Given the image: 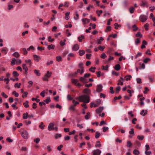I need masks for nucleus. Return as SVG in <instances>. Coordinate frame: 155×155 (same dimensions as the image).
Segmentation results:
<instances>
[{"label":"nucleus","instance_id":"4d7b16f0","mask_svg":"<svg viewBox=\"0 0 155 155\" xmlns=\"http://www.w3.org/2000/svg\"><path fill=\"white\" fill-rule=\"evenodd\" d=\"M45 91H43L40 93L41 96L42 97H45Z\"/></svg>","mask_w":155,"mask_h":155},{"label":"nucleus","instance_id":"aec40b11","mask_svg":"<svg viewBox=\"0 0 155 155\" xmlns=\"http://www.w3.org/2000/svg\"><path fill=\"white\" fill-rule=\"evenodd\" d=\"M16 59L15 58H12V61H11V64L12 66H13L16 64Z\"/></svg>","mask_w":155,"mask_h":155},{"label":"nucleus","instance_id":"4be33fe9","mask_svg":"<svg viewBox=\"0 0 155 155\" xmlns=\"http://www.w3.org/2000/svg\"><path fill=\"white\" fill-rule=\"evenodd\" d=\"M142 43H143V45L141 46V48L142 49H143V48H145L146 46H145V45H147V42L145 40H143Z\"/></svg>","mask_w":155,"mask_h":155},{"label":"nucleus","instance_id":"f257e3e1","mask_svg":"<svg viewBox=\"0 0 155 155\" xmlns=\"http://www.w3.org/2000/svg\"><path fill=\"white\" fill-rule=\"evenodd\" d=\"M81 97L80 99V102H83L84 103H88L90 101V97L86 95L81 96Z\"/></svg>","mask_w":155,"mask_h":155},{"label":"nucleus","instance_id":"774afa93","mask_svg":"<svg viewBox=\"0 0 155 155\" xmlns=\"http://www.w3.org/2000/svg\"><path fill=\"white\" fill-rule=\"evenodd\" d=\"M61 137V134H55V137L56 139H57L58 137Z\"/></svg>","mask_w":155,"mask_h":155},{"label":"nucleus","instance_id":"79ce46f5","mask_svg":"<svg viewBox=\"0 0 155 155\" xmlns=\"http://www.w3.org/2000/svg\"><path fill=\"white\" fill-rule=\"evenodd\" d=\"M90 116V113L89 112H87L85 117V119H89Z\"/></svg>","mask_w":155,"mask_h":155},{"label":"nucleus","instance_id":"69168bd1","mask_svg":"<svg viewBox=\"0 0 155 155\" xmlns=\"http://www.w3.org/2000/svg\"><path fill=\"white\" fill-rule=\"evenodd\" d=\"M145 153L146 155H150L151 153V152L150 151H145Z\"/></svg>","mask_w":155,"mask_h":155},{"label":"nucleus","instance_id":"e433bc0d","mask_svg":"<svg viewBox=\"0 0 155 155\" xmlns=\"http://www.w3.org/2000/svg\"><path fill=\"white\" fill-rule=\"evenodd\" d=\"M132 77V76L130 75H128L127 76H126L125 77V78H126V80L127 81H128L129 80H130V78Z\"/></svg>","mask_w":155,"mask_h":155},{"label":"nucleus","instance_id":"4c0bfd02","mask_svg":"<svg viewBox=\"0 0 155 155\" xmlns=\"http://www.w3.org/2000/svg\"><path fill=\"white\" fill-rule=\"evenodd\" d=\"M12 94L14 95L15 97H18L19 96V94L17 93L16 91H14L12 92Z\"/></svg>","mask_w":155,"mask_h":155},{"label":"nucleus","instance_id":"9b49d317","mask_svg":"<svg viewBox=\"0 0 155 155\" xmlns=\"http://www.w3.org/2000/svg\"><path fill=\"white\" fill-rule=\"evenodd\" d=\"M79 49L78 45V44H75L74 45L72 48V50L74 51H77Z\"/></svg>","mask_w":155,"mask_h":155},{"label":"nucleus","instance_id":"39448f33","mask_svg":"<svg viewBox=\"0 0 155 155\" xmlns=\"http://www.w3.org/2000/svg\"><path fill=\"white\" fill-rule=\"evenodd\" d=\"M103 86L101 84H98L96 87V91L97 92H101Z\"/></svg>","mask_w":155,"mask_h":155},{"label":"nucleus","instance_id":"338daca9","mask_svg":"<svg viewBox=\"0 0 155 155\" xmlns=\"http://www.w3.org/2000/svg\"><path fill=\"white\" fill-rule=\"evenodd\" d=\"M144 91H143V93L145 94H147V92L149 91V89L147 87L144 88Z\"/></svg>","mask_w":155,"mask_h":155},{"label":"nucleus","instance_id":"3c124183","mask_svg":"<svg viewBox=\"0 0 155 155\" xmlns=\"http://www.w3.org/2000/svg\"><path fill=\"white\" fill-rule=\"evenodd\" d=\"M140 39L139 38H137L135 42V44L136 45H137L138 44L140 43Z\"/></svg>","mask_w":155,"mask_h":155},{"label":"nucleus","instance_id":"0eeeda50","mask_svg":"<svg viewBox=\"0 0 155 155\" xmlns=\"http://www.w3.org/2000/svg\"><path fill=\"white\" fill-rule=\"evenodd\" d=\"M93 155H100L101 151L99 149L94 150L93 151Z\"/></svg>","mask_w":155,"mask_h":155},{"label":"nucleus","instance_id":"2f4dec72","mask_svg":"<svg viewBox=\"0 0 155 155\" xmlns=\"http://www.w3.org/2000/svg\"><path fill=\"white\" fill-rule=\"evenodd\" d=\"M133 153L135 155H138L140 153V152L138 150L135 149L133 151Z\"/></svg>","mask_w":155,"mask_h":155},{"label":"nucleus","instance_id":"5fc2aeb1","mask_svg":"<svg viewBox=\"0 0 155 155\" xmlns=\"http://www.w3.org/2000/svg\"><path fill=\"white\" fill-rule=\"evenodd\" d=\"M131 130L129 131V133L130 134H132V136L134 135V131L133 128L131 129Z\"/></svg>","mask_w":155,"mask_h":155},{"label":"nucleus","instance_id":"a878e982","mask_svg":"<svg viewBox=\"0 0 155 155\" xmlns=\"http://www.w3.org/2000/svg\"><path fill=\"white\" fill-rule=\"evenodd\" d=\"M75 13H76V17H74V18L75 20H78L79 19V14H78V12L77 11H75Z\"/></svg>","mask_w":155,"mask_h":155},{"label":"nucleus","instance_id":"5701e85b","mask_svg":"<svg viewBox=\"0 0 155 155\" xmlns=\"http://www.w3.org/2000/svg\"><path fill=\"white\" fill-rule=\"evenodd\" d=\"M101 144L100 141H97L96 142V144H95V147H101Z\"/></svg>","mask_w":155,"mask_h":155},{"label":"nucleus","instance_id":"473e14b6","mask_svg":"<svg viewBox=\"0 0 155 155\" xmlns=\"http://www.w3.org/2000/svg\"><path fill=\"white\" fill-rule=\"evenodd\" d=\"M105 48V47L104 46H101V45H100L98 47V49L101 51H103Z\"/></svg>","mask_w":155,"mask_h":155},{"label":"nucleus","instance_id":"ddd939ff","mask_svg":"<svg viewBox=\"0 0 155 155\" xmlns=\"http://www.w3.org/2000/svg\"><path fill=\"white\" fill-rule=\"evenodd\" d=\"M83 92L87 94H89L91 93V90L88 88H86L83 90Z\"/></svg>","mask_w":155,"mask_h":155},{"label":"nucleus","instance_id":"b1692460","mask_svg":"<svg viewBox=\"0 0 155 155\" xmlns=\"http://www.w3.org/2000/svg\"><path fill=\"white\" fill-rule=\"evenodd\" d=\"M25 62L28 64L30 66L32 65V62L31 59L26 60H25Z\"/></svg>","mask_w":155,"mask_h":155},{"label":"nucleus","instance_id":"2eb2a0df","mask_svg":"<svg viewBox=\"0 0 155 155\" xmlns=\"http://www.w3.org/2000/svg\"><path fill=\"white\" fill-rule=\"evenodd\" d=\"M114 69L116 71H119L120 69V66L119 64H117L114 67Z\"/></svg>","mask_w":155,"mask_h":155},{"label":"nucleus","instance_id":"f704fd0d","mask_svg":"<svg viewBox=\"0 0 155 155\" xmlns=\"http://www.w3.org/2000/svg\"><path fill=\"white\" fill-rule=\"evenodd\" d=\"M71 81L75 85L78 82V81L77 79H72L71 80Z\"/></svg>","mask_w":155,"mask_h":155},{"label":"nucleus","instance_id":"6e6d98bb","mask_svg":"<svg viewBox=\"0 0 155 155\" xmlns=\"http://www.w3.org/2000/svg\"><path fill=\"white\" fill-rule=\"evenodd\" d=\"M40 139L39 138H37L36 139L34 140V142H35L36 143H38L40 141Z\"/></svg>","mask_w":155,"mask_h":155},{"label":"nucleus","instance_id":"680f3d73","mask_svg":"<svg viewBox=\"0 0 155 155\" xmlns=\"http://www.w3.org/2000/svg\"><path fill=\"white\" fill-rule=\"evenodd\" d=\"M3 80L4 81H6V84H8L9 83V79L8 78H5Z\"/></svg>","mask_w":155,"mask_h":155},{"label":"nucleus","instance_id":"58836bf2","mask_svg":"<svg viewBox=\"0 0 155 155\" xmlns=\"http://www.w3.org/2000/svg\"><path fill=\"white\" fill-rule=\"evenodd\" d=\"M147 2L146 1L144 2L143 1H141V3L140 4V5L141 6H144L146 4Z\"/></svg>","mask_w":155,"mask_h":155},{"label":"nucleus","instance_id":"bf43d9fd","mask_svg":"<svg viewBox=\"0 0 155 155\" xmlns=\"http://www.w3.org/2000/svg\"><path fill=\"white\" fill-rule=\"evenodd\" d=\"M136 36L137 37H140L141 38L142 37V35L141 34L140 32L139 31L136 35Z\"/></svg>","mask_w":155,"mask_h":155},{"label":"nucleus","instance_id":"7c9ffc66","mask_svg":"<svg viewBox=\"0 0 155 155\" xmlns=\"http://www.w3.org/2000/svg\"><path fill=\"white\" fill-rule=\"evenodd\" d=\"M114 26L115 29H118V28L121 27V25H118L117 23H115L114 24Z\"/></svg>","mask_w":155,"mask_h":155},{"label":"nucleus","instance_id":"cd10ccee","mask_svg":"<svg viewBox=\"0 0 155 155\" xmlns=\"http://www.w3.org/2000/svg\"><path fill=\"white\" fill-rule=\"evenodd\" d=\"M80 80L83 83H85L86 82V79L84 77H80Z\"/></svg>","mask_w":155,"mask_h":155},{"label":"nucleus","instance_id":"13d9d810","mask_svg":"<svg viewBox=\"0 0 155 155\" xmlns=\"http://www.w3.org/2000/svg\"><path fill=\"white\" fill-rule=\"evenodd\" d=\"M62 58L61 56H59L56 57V60L58 61H60L61 60Z\"/></svg>","mask_w":155,"mask_h":155},{"label":"nucleus","instance_id":"de8ad7c7","mask_svg":"<svg viewBox=\"0 0 155 155\" xmlns=\"http://www.w3.org/2000/svg\"><path fill=\"white\" fill-rule=\"evenodd\" d=\"M46 104H48L51 101L50 98V97H48V98L45 100Z\"/></svg>","mask_w":155,"mask_h":155},{"label":"nucleus","instance_id":"c756f323","mask_svg":"<svg viewBox=\"0 0 155 155\" xmlns=\"http://www.w3.org/2000/svg\"><path fill=\"white\" fill-rule=\"evenodd\" d=\"M84 37L83 35H81L80 36L78 37V38L79 41L81 42L82 41L83 39H84Z\"/></svg>","mask_w":155,"mask_h":155},{"label":"nucleus","instance_id":"a19ab883","mask_svg":"<svg viewBox=\"0 0 155 155\" xmlns=\"http://www.w3.org/2000/svg\"><path fill=\"white\" fill-rule=\"evenodd\" d=\"M104 38L102 37H101L99 39H98V43L99 44H100L101 43V41H103Z\"/></svg>","mask_w":155,"mask_h":155},{"label":"nucleus","instance_id":"f03ea898","mask_svg":"<svg viewBox=\"0 0 155 155\" xmlns=\"http://www.w3.org/2000/svg\"><path fill=\"white\" fill-rule=\"evenodd\" d=\"M52 73L48 71L46 74L43 78V80L44 81H48V78L50 77Z\"/></svg>","mask_w":155,"mask_h":155},{"label":"nucleus","instance_id":"f3484780","mask_svg":"<svg viewBox=\"0 0 155 155\" xmlns=\"http://www.w3.org/2000/svg\"><path fill=\"white\" fill-rule=\"evenodd\" d=\"M70 14V12H68L65 13V19L67 20H68L69 19L70 17L69 15Z\"/></svg>","mask_w":155,"mask_h":155},{"label":"nucleus","instance_id":"a18cd8bd","mask_svg":"<svg viewBox=\"0 0 155 155\" xmlns=\"http://www.w3.org/2000/svg\"><path fill=\"white\" fill-rule=\"evenodd\" d=\"M144 138V136L143 135L141 136L138 135L137 137V138L138 139L140 140H142Z\"/></svg>","mask_w":155,"mask_h":155},{"label":"nucleus","instance_id":"20e7f679","mask_svg":"<svg viewBox=\"0 0 155 155\" xmlns=\"http://www.w3.org/2000/svg\"><path fill=\"white\" fill-rule=\"evenodd\" d=\"M139 20L142 22H145L147 19V17L144 15H141L139 17Z\"/></svg>","mask_w":155,"mask_h":155},{"label":"nucleus","instance_id":"72a5a7b5","mask_svg":"<svg viewBox=\"0 0 155 155\" xmlns=\"http://www.w3.org/2000/svg\"><path fill=\"white\" fill-rule=\"evenodd\" d=\"M16 64L17 65L20 64L21 63V60L20 59H16Z\"/></svg>","mask_w":155,"mask_h":155},{"label":"nucleus","instance_id":"c85d7f7f","mask_svg":"<svg viewBox=\"0 0 155 155\" xmlns=\"http://www.w3.org/2000/svg\"><path fill=\"white\" fill-rule=\"evenodd\" d=\"M28 117V114L26 112L24 113L23 115V118L24 119H26Z\"/></svg>","mask_w":155,"mask_h":155},{"label":"nucleus","instance_id":"c03bdc74","mask_svg":"<svg viewBox=\"0 0 155 155\" xmlns=\"http://www.w3.org/2000/svg\"><path fill=\"white\" fill-rule=\"evenodd\" d=\"M72 102L74 104V105L76 106L77 104H79V102L78 101H75V99H73L72 100Z\"/></svg>","mask_w":155,"mask_h":155},{"label":"nucleus","instance_id":"6ab92c4d","mask_svg":"<svg viewBox=\"0 0 155 155\" xmlns=\"http://www.w3.org/2000/svg\"><path fill=\"white\" fill-rule=\"evenodd\" d=\"M12 55L16 58H19L20 56L19 53L17 52H14Z\"/></svg>","mask_w":155,"mask_h":155},{"label":"nucleus","instance_id":"37998d69","mask_svg":"<svg viewBox=\"0 0 155 155\" xmlns=\"http://www.w3.org/2000/svg\"><path fill=\"white\" fill-rule=\"evenodd\" d=\"M69 110L71 111H74L75 110V108L73 105H71L69 108Z\"/></svg>","mask_w":155,"mask_h":155},{"label":"nucleus","instance_id":"603ef678","mask_svg":"<svg viewBox=\"0 0 155 155\" xmlns=\"http://www.w3.org/2000/svg\"><path fill=\"white\" fill-rule=\"evenodd\" d=\"M12 74L14 76H18L19 74L16 71H14L12 72Z\"/></svg>","mask_w":155,"mask_h":155},{"label":"nucleus","instance_id":"dca6fc26","mask_svg":"<svg viewBox=\"0 0 155 155\" xmlns=\"http://www.w3.org/2000/svg\"><path fill=\"white\" fill-rule=\"evenodd\" d=\"M147 113V110H142L141 112L140 113V114L143 116H145Z\"/></svg>","mask_w":155,"mask_h":155},{"label":"nucleus","instance_id":"8fccbe9b","mask_svg":"<svg viewBox=\"0 0 155 155\" xmlns=\"http://www.w3.org/2000/svg\"><path fill=\"white\" fill-rule=\"evenodd\" d=\"M132 28H133V30L134 31H137L138 29V27L135 25H134L132 26Z\"/></svg>","mask_w":155,"mask_h":155},{"label":"nucleus","instance_id":"f8f14e48","mask_svg":"<svg viewBox=\"0 0 155 155\" xmlns=\"http://www.w3.org/2000/svg\"><path fill=\"white\" fill-rule=\"evenodd\" d=\"M104 108L102 107H100L99 108L96 109V111L97 114H99L103 110Z\"/></svg>","mask_w":155,"mask_h":155},{"label":"nucleus","instance_id":"49530a36","mask_svg":"<svg viewBox=\"0 0 155 155\" xmlns=\"http://www.w3.org/2000/svg\"><path fill=\"white\" fill-rule=\"evenodd\" d=\"M100 135V134L97 131L96 132V135L95 137L96 139L98 138Z\"/></svg>","mask_w":155,"mask_h":155},{"label":"nucleus","instance_id":"864d4df0","mask_svg":"<svg viewBox=\"0 0 155 155\" xmlns=\"http://www.w3.org/2000/svg\"><path fill=\"white\" fill-rule=\"evenodd\" d=\"M96 68L95 67H91L89 69V71L92 72H94V70Z\"/></svg>","mask_w":155,"mask_h":155},{"label":"nucleus","instance_id":"412c9836","mask_svg":"<svg viewBox=\"0 0 155 155\" xmlns=\"http://www.w3.org/2000/svg\"><path fill=\"white\" fill-rule=\"evenodd\" d=\"M54 47L55 46L54 45L51 44L50 45H48V48L49 50H50L51 49L53 50L54 49Z\"/></svg>","mask_w":155,"mask_h":155},{"label":"nucleus","instance_id":"4468645a","mask_svg":"<svg viewBox=\"0 0 155 155\" xmlns=\"http://www.w3.org/2000/svg\"><path fill=\"white\" fill-rule=\"evenodd\" d=\"M80 72V69H78L77 71L75 72L74 73H73L71 74V76L72 77H76L77 75V74L78 73H79Z\"/></svg>","mask_w":155,"mask_h":155},{"label":"nucleus","instance_id":"7ed1b4c3","mask_svg":"<svg viewBox=\"0 0 155 155\" xmlns=\"http://www.w3.org/2000/svg\"><path fill=\"white\" fill-rule=\"evenodd\" d=\"M21 135L22 137L25 139H27L28 137V132L26 130H24L21 133Z\"/></svg>","mask_w":155,"mask_h":155},{"label":"nucleus","instance_id":"a211bd4d","mask_svg":"<svg viewBox=\"0 0 155 155\" xmlns=\"http://www.w3.org/2000/svg\"><path fill=\"white\" fill-rule=\"evenodd\" d=\"M22 67L23 68V69L25 71V72H27L28 71V68L26 66V65L25 64H22Z\"/></svg>","mask_w":155,"mask_h":155},{"label":"nucleus","instance_id":"09e8293b","mask_svg":"<svg viewBox=\"0 0 155 155\" xmlns=\"http://www.w3.org/2000/svg\"><path fill=\"white\" fill-rule=\"evenodd\" d=\"M79 55L81 56L84 54L85 51L83 50H80L79 51Z\"/></svg>","mask_w":155,"mask_h":155},{"label":"nucleus","instance_id":"393cba45","mask_svg":"<svg viewBox=\"0 0 155 155\" xmlns=\"http://www.w3.org/2000/svg\"><path fill=\"white\" fill-rule=\"evenodd\" d=\"M34 73L35 74L38 76H39L41 75V73H40L39 71L38 70H34Z\"/></svg>","mask_w":155,"mask_h":155},{"label":"nucleus","instance_id":"6e6552de","mask_svg":"<svg viewBox=\"0 0 155 155\" xmlns=\"http://www.w3.org/2000/svg\"><path fill=\"white\" fill-rule=\"evenodd\" d=\"M33 57L34 60L37 62L38 61L41 59V58L40 56L36 54L33 55Z\"/></svg>","mask_w":155,"mask_h":155},{"label":"nucleus","instance_id":"ea45409f","mask_svg":"<svg viewBox=\"0 0 155 155\" xmlns=\"http://www.w3.org/2000/svg\"><path fill=\"white\" fill-rule=\"evenodd\" d=\"M109 66L107 65H106L105 67L104 66H102V70H105L106 71H107L108 70V68Z\"/></svg>","mask_w":155,"mask_h":155},{"label":"nucleus","instance_id":"1a4fd4ad","mask_svg":"<svg viewBox=\"0 0 155 155\" xmlns=\"http://www.w3.org/2000/svg\"><path fill=\"white\" fill-rule=\"evenodd\" d=\"M21 91L23 94H25V95H22V97L23 98H25L27 97L28 93L27 91H24L23 89H21Z\"/></svg>","mask_w":155,"mask_h":155},{"label":"nucleus","instance_id":"c9c22d12","mask_svg":"<svg viewBox=\"0 0 155 155\" xmlns=\"http://www.w3.org/2000/svg\"><path fill=\"white\" fill-rule=\"evenodd\" d=\"M135 10V8L133 7H131L129 8V11L130 13L132 14L133 13Z\"/></svg>","mask_w":155,"mask_h":155},{"label":"nucleus","instance_id":"052dcab7","mask_svg":"<svg viewBox=\"0 0 155 155\" xmlns=\"http://www.w3.org/2000/svg\"><path fill=\"white\" fill-rule=\"evenodd\" d=\"M118 85H123V81H121L120 80H118Z\"/></svg>","mask_w":155,"mask_h":155},{"label":"nucleus","instance_id":"e2e57ef3","mask_svg":"<svg viewBox=\"0 0 155 155\" xmlns=\"http://www.w3.org/2000/svg\"><path fill=\"white\" fill-rule=\"evenodd\" d=\"M127 147H130L132 145V143L130 141H128L127 142Z\"/></svg>","mask_w":155,"mask_h":155},{"label":"nucleus","instance_id":"0e129e2a","mask_svg":"<svg viewBox=\"0 0 155 155\" xmlns=\"http://www.w3.org/2000/svg\"><path fill=\"white\" fill-rule=\"evenodd\" d=\"M111 27L110 26H107V29L105 30V31L106 32H107L108 31L111 30Z\"/></svg>","mask_w":155,"mask_h":155},{"label":"nucleus","instance_id":"9d476101","mask_svg":"<svg viewBox=\"0 0 155 155\" xmlns=\"http://www.w3.org/2000/svg\"><path fill=\"white\" fill-rule=\"evenodd\" d=\"M54 126V124L53 123H50L48 127V130L49 131L52 130L53 129Z\"/></svg>","mask_w":155,"mask_h":155},{"label":"nucleus","instance_id":"423d86ee","mask_svg":"<svg viewBox=\"0 0 155 155\" xmlns=\"http://www.w3.org/2000/svg\"><path fill=\"white\" fill-rule=\"evenodd\" d=\"M83 24L85 25L90 22V20L89 19L87 18H84L81 19Z\"/></svg>","mask_w":155,"mask_h":155},{"label":"nucleus","instance_id":"bb28decb","mask_svg":"<svg viewBox=\"0 0 155 155\" xmlns=\"http://www.w3.org/2000/svg\"><path fill=\"white\" fill-rule=\"evenodd\" d=\"M23 105L25 107H29L28 101H26L25 102L23 103Z\"/></svg>","mask_w":155,"mask_h":155}]
</instances>
